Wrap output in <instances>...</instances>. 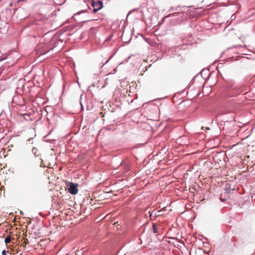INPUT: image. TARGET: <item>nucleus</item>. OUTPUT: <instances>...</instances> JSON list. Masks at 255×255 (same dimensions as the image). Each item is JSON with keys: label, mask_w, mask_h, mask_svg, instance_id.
<instances>
[{"label": "nucleus", "mask_w": 255, "mask_h": 255, "mask_svg": "<svg viewBox=\"0 0 255 255\" xmlns=\"http://www.w3.org/2000/svg\"><path fill=\"white\" fill-rule=\"evenodd\" d=\"M32 151L33 152V153L36 156H38L39 155V152L37 148H35V147H33L32 149Z\"/></svg>", "instance_id": "obj_4"}, {"label": "nucleus", "mask_w": 255, "mask_h": 255, "mask_svg": "<svg viewBox=\"0 0 255 255\" xmlns=\"http://www.w3.org/2000/svg\"><path fill=\"white\" fill-rule=\"evenodd\" d=\"M40 166L41 167H45V165L43 163V160H41V162Z\"/></svg>", "instance_id": "obj_8"}, {"label": "nucleus", "mask_w": 255, "mask_h": 255, "mask_svg": "<svg viewBox=\"0 0 255 255\" xmlns=\"http://www.w3.org/2000/svg\"><path fill=\"white\" fill-rule=\"evenodd\" d=\"M152 229H153V232L154 233H158V227H156V226L153 224V226H152Z\"/></svg>", "instance_id": "obj_5"}, {"label": "nucleus", "mask_w": 255, "mask_h": 255, "mask_svg": "<svg viewBox=\"0 0 255 255\" xmlns=\"http://www.w3.org/2000/svg\"><path fill=\"white\" fill-rule=\"evenodd\" d=\"M1 0H0V1H1Z\"/></svg>", "instance_id": "obj_14"}, {"label": "nucleus", "mask_w": 255, "mask_h": 255, "mask_svg": "<svg viewBox=\"0 0 255 255\" xmlns=\"http://www.w3.org/2000/svg\"><path fill=\"white\" fill-rule=\"evenodd\" d=\"M161 211H162L161 210H159V211H158V212L160 213Z\"/></svg>", "instance_id": "obj_12"}, {"label": "nucleus", "mask_w": 255, "mask_h": 255, "mask_svg": "<svg viewBox=\"0 0 255 255\" xmlns=\"http://www.w3.org/2000/svg\"><path fill=\"white\" fill-rule=\"evenodd\" d=\"M23 244H26H26H28V239H25L24 240V241H23Z\"/></svg>", "instance_id": "obj_7"}, {"label": "nucleus", "mask_w": 255, "mask_h": 255, "mask_svg": "<svg viewBox=\"0 0 255 255\" xmlns=\"http://www.w3.org/2000/svg\"><path fill=\"white\" fill-rule=\"evenodd\" d=\"M68 190L71 194L75 195L78 193V189L77 188L78 184L72 182L66 183Z\"/></svg>", "instance_id": "obj_1"}, {"label": "nucleus", "mask_w": 255, "mask_h": 255, "mask_svg": "<svg viewBox=\"0 0 255 255\" xmlns=\"http://www.w3.org/2000/svg\"><path fill=\"white\" fill-rule=\"evenodd\" d=\"M94 8L93 12L96 13L98 10L101 9L103 7V3L101 1H93L92 3Z\"/></svg>", "instance_id": "obj_2"}, {"label": "nucleus", "mask_w": 255, "mask_h": 255, "mask_svg": "<svg viewBox=\"0 0 255 255\" xmlns=\"http://www.w3.org/2000/svg\"><path fill=\"white\" fill-rule=\"evenodd\" d=\"M11 238L10 236L6 237L4 239V242L5 244L9 243L11 242Z\"/></svg>", "instance_id": "obj_6"}, {"label": "nucleus", "mask_w": 255, "mask_h": 255, "mask_svg": "<svg viewBox=\"0 0 255 255\" xmlns=\"http://www.w3.org/2000/svg\"><path fill=\"white\" fill-rule=\"evenodd\" d=\"M34 137H35V136H36V134H35V133H34Z\"/></svg>", "instance_id": "obj_13"}, {"label": "nucleus", "mask_w": 255, "mask_h": 255, "mask_svg": "<svg viewBox=\"0 0 255 255\" xmlns=\"http://www.w3.org/2000/svg\"><path fill=\"white\" fill-rule=\"evenodd\" d=\"M246 157H247V158H249L250 157V156H249V155H247V156H246Z\"/></svg>", "instance_id": "obj_11"}, {"label": "nucleus", "mask_w": 255, "mask_h": 255, "mask_svg": "<svg viewBox=\"0 0 255 255\" xmlns=\"http://www.w3.org/2000/svg\"><path fill=\"white\" fill-rule=\"evenodd\" d=\"M2 255H6V251H4H4H3L2 252Z\"/></svg>", "instance_id": "obj_10"}, {"label": "nucleus", "mask_w": 255, "mask_h": 255, "mask_svg": "<svg viewBox=\"0 0 255 255\" xmlns=\"http://www.w3.org/2000/svg\"><path fill=\"white\" fill-rule=\"evenodd\" d=\"M33 137L29 138L27 140V141H28L29 142H30V141L33 140Z\"/></svg>", "instance_id": "obj_9"}, {"label": "nucleus", "mask_w": 255, "mask_h": 255, "mask_svg": "<svg viewBox=\"0 0 255 255\" xmlns=\"http://www.w3.org/2000/svg\"><path fill=\"white\" fill-rule=\"evenodd\" d=\"M129 163L127 161H123L121 164L122 169H124V172L126 173L129 170Z\"/></svg>", "instance_id": "obj_3"}]
</instances>
